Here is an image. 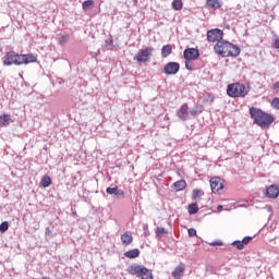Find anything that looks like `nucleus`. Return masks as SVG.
Segmentation results:
<instances>
[{
  "mask_svg": "<svg viewBox=\"0 0 279 279\" xmlns=\"http://www.w3.org/2000/svg\"><path fill=\"white\" fill-rule=\"evenodd\" d=\"M247 93H250V88H246L245 85L241 83L230 84L227 88L229 97H246Z\"/></svg>",
  "mask_w": 279,
  "mask_h": 279,
  "instance_id": "20e7f679",
  "label": "nucleus"
},
{
  "mask_svg": "<svg viewBox=\"0 0 279 279\" xmlns=\"http://www.w3.org/2000/svg\"><path fill=\"white\" fill-rule=\"evenodd\" d=\"M122 245H131L132 241H134V238L132 234L125 232L121 235Z\"/></svg>",
  "mask_w": 279,
  "mask_h": 279,
  "instance_id": "a211bd4d",
  "label": "nucleus"
},
{
  "mask_svg": "<svg viewBox=\"0 0 279 279\" xmlns=\"http://www.w3.org/2000/svg\"><path fill=\"white\" fill-rule=\"evenodd\" d=\"M126 258H138L141 256V251L138 248H133L124 253Z\"/></svg>",
  "mask_w": 279,
  "mask_h": 279,
  "instance_id": "f3484780",
  "label": "nucleus"
},
{
  "mask_svg": "<svg viewBox=\"0 0 279 279\" xmlns=\"http://www.w3.org/2000/svg\"><path fill=\"white\" fill-rule=\"evenodd\" d=\"M217 210H218V213H221L223 210V205H218Z\"/></svg>",
  "mask_w": 279,
  "mask_h": 279,
  "instance_id": "58836bf2",
  "label": "nucleus"
},
{
  "mask_svg": "<svg viewBox=\"0 0 279 279\" xmlns=\"http://www.w3.org/2000/svg\"><path fill=\"white\" fill-rule=\"evenodd\" d=\"M46 236H51V229L46 228Z\"/></svg>",
  "mask_w": 279,
  "mask_h": 279,
  "instance_id": "e433bc0d",
  "label": "nucleus"
},
{
  "mask_svg": "<svg viewBox=\"0 0 279 279\" xmlns=\"http://www.w3.org/2000/svg\"><path fill=\"white\" fill-rule=\"evenodd\" d=\"M37 61H38V58H36V56L32 53L19 54L15 51H9L3 57L4 66H12V64H15L16 66H21L22 64H32Z\"/></svg>",
  "mask_w": 279,
  "mask_h": 279,
  "instance_id": "f257e3e1",
  "label": "nucleus"
},
{
  "mask_svg": "<svg viewBox=\"0 0 279 279\" xmlns=\"http://www.w3.org/2000/svg\"><path fill=\"white\" fill-rule=\"evenodd\" d=\"M190 114H192V117H197V114H199V111L197 109H192L190 111Z\"/></svg>",
  "mask_w": 279,
  "mask_h": 279,
  "instance_id": "72a5a7b5",
  "label": "nucleus"
},
{
  "mask_svg": "<svg viewBox=\"0 0 279 279\" xmlns=\"http://www.w3.org/2000/svg\"><path fill=\"white\" fill-rule=\"evenodd\" d=\"M252 241V236H245L242 241H234L232 242V245L236 246V250H243Z\"/></svg>",
  "mask_w": 279,
  "mask_h": 279,
  "instance_id": "2eb2a0df",
  "label": "nucleus"
},
{
  "mask_svg": "<svg viewBox=\"0 0 279 279\" xmlns=\"http://www.w3.org/2000/svg\"><path fill=\"white\" fill-rule=\"evenodd\" d=\"M208 43H222L223 41V31L219 28H214L207 32Z\"/></svg>",
  "mask_w": 279,
  "mask_h": 279,
  "instance_id": "423d86ee",
  "label": "nucleus"
},
{
  "mask_svg": "<svg viewBox=\"0 0 279 279\" xmlns=\"http://www.w3.org/2000/svg\"><path fill=\"white\" fill-rule=\"evenodd\" d=\"M141 279H154V272L149 268L146 269V272L141 277Z\"/></svg>",
  "mask_w": 279,
  "mask_h": 279,
  "instance_id": "c85d7f7f",
  "label": "nucleus"
},
{
  "mask_svg": "<svg viewBox=\"0 0 279 279\" xmlns=\"http://www.w3.org/2000/svg\"><path fill=\"white\" fill-rule=\"evenodd\" d=\"M10 228V223L8 221H3L0 225V232L3 234L4 232H8Z\"/></svg>",
  "mask_w": 279,
  "mask_h": 279,
  "instance_id": "bb28decb",
  "label": "nucleus"
},
{
  "mask_svg": "<svg viewBox=\"0 0 279 279\" xmlns=\"http://www.w3.org/2000/svg\"><path fill=\"white\" fill-rule=\"evenodd\" d=\"M266 197L270 199H276L279 196V186L278 185H270L266 189L265 193Z\"/></svg>",
  "mask_w": 279,
  "mask_h": 279,
  "instance_id": "ddd939ff",
  "label": "nucleus"
},
{
  "mask_svg": "<svg viewBox=\"0 0 279 279\" xmlns=\"http://www.w3.org/2000/svg\"><path fill=\"white\" fill-rule=\"evenodd\" d=\"M154 53V48H145L140 50L138 54L134 57L138 63L147 62L149 60V56Z\"/></svg>",
  "mask_w": 279,
  "mask_h": 279,
  "instance_id": "0eeeda50",
  "label": "nucleus"
},
{
  "mask_svg": "<svg viewBox=\"0 0 279 279\" xmlns=\"http://www.w3.org/2000/svg\"><path fill=\"white\" fill-rule=\"evenodd\" d=\"M173 51V48H171V45H166L161 48V56L163 58H169Z\"/></svg>",
  "mask_w": 279,
  "mask_h": 279,
  "instance_id": "aec40b11",
  "label": "nucleus"
},
{
  "mask_svg": "<svg viewBox=\"0 0 279 279\" xmlns=\"http://www.w3.org/2000/svg\"><path fill=\"white\" fill-rule=\"evenodd\" d=\"M184 60H197L199 58V50L195 48H187L183 52Z\"/></svg>",
  "mask_w": 279,
  "mask_h": 279,
  "instance_id": "9d476101",
  "label": "nucleus"
},
{
  "mask_svg": "<svg viewBox=\"0 0 279 279\" xmlns=\"http://www.w3.org/2000/svg\"><path fill=\"white\" fill-rule=\"evenodd\" d=\"M112 43H113L112 39H107L106 40V46L107 47H112Z\"/></svg>",
  "mask_w": 279,
  "mask_h": 279,
  "instance_id": "c9c22d12",
  "label": "nucleus"
},
{
  "mask_svg": "<svg viewBox=\"0 0 279 279\" xmlns=\"http://www.w3.org/2000/svg\"><path fill=\"white\" fill-rule=\"evenodd\" d=\"M12 123V116L11 114H2L0 116V128H7Z\"/></svg>",
  "mask_w": 279,
  "mask_h": 279,
  "instance_id": "dca6fc26",
  "label": "nucleus"
},
{
  "mask_svg": "<svg viewBox=\"0 0 279 279\" xmlns=\"http://www.w3.org/2000/svg\"><path fill=\"white\" fill-rule=\"evenodd\" d=\"M189 236H196L197 235V230L191 228L187 230Z\"/></svg>",
  "mask_w": 279,
  "mask_h": 279,
  "instance_id": "473e14b6",
  "label": "nucleus"
},
{
  "mask_svg": "<svg viewBox=\"0 0 279 279\" xmlns=\"http://www.w3.org/2000/svg\"><path fill=\"white\" fill-rule=\"evenodd\" d=\"M168 231L163 227H157L156 234L159 239H161L162 234H167Z\"/></svg>",
  "mask_w": 279,
  "mask_h": 279,
  "instance_id": "cd10ccee",
  "label": "nucleus"
},
{
  "mask_svg": "<svg viewBox=\"0 0 279 279\" xmlns=\"http://www.w3.org/2000/svg\"><path fill=\"white\" fill-rule=\"evenodd\" d=\"M177 117L180 119V121H189V105L184 104L180 107V109L177 111Z\"/></svg>",
  "mask_w": 279,
  "mask_h": 279,
  "instance_id": "f8f14e48",
  "label": "nucleus"
},
{
  "mask_svg": "<svg viewBox=\"0 0 279 279\" xmlns=\"http://www.w3.org/2000/svg\"><path fill=\"white\" fill-rule=\"evenodd\" d=\"M172 186L177 192L184 191V189H186V181L179 180L174 182Z\"/></svg>",
  "mask_w": 279,
  "mask_h": 279,
  "instance_id": "6ab92c4d",
  "label": "nucleus"
},
{
  "mask_svg": "<svg viewBox=\"0 0 279 279\" xmlns=\"http://www.w3.org/2000/svg\"><path fill=\"white\" fill-rule=\"evenodd\" d=\"M211 245H223V242H221V241H216V242H213Z\"/></svg>",
  "mask_w": 279,
  "mask_h": 279,
  "instance_id": "4c0bfd02",
  "label": "nucleus"
},
{
  "mask_svg": "<svg viewBox=\"0 0 279 279\" xmlns=\"http://www.w3.org/2000/svg\"><path fill=\"white\" fill-rule=\"evenodd\" d=\"M192 60H185V69L187 71H193V63H191Z\"/></svg>",
  "mask_w": 279,
  "mask_h": 279,
  "instance_id": "7c9ffc66",
  "label": "nucleus"
},
{
  "mask_svg": "<svg viewBox=\"0 0 279 279\" xmlns=\"http://www.w3.org/2000/svg\"><path fill=\"white\" fill-rule=\"evenodd\" d=\"M215 52L222 58H236L241 54V48L239 46H234L229 41H218L215 47Z\"/></svg>",
  "mask_w": 279,
  "mask_h": 279,
  "instance_id": "f03ea898",
  "label": "nucleus"
},
{
  "mask_svg": "<svg viewBox=\"0 0 279 279\" xmlns=\"http://www.w3.org/2000/svg\"><path fill=\"white\" fill-rule=\"evenodd\" d=\"M250 114L251 119H253L254 123H256V125H259V128H269V125L274 123V117L266 113L262 109L252 107L250 109Z\"/></svg>",
  "mask_w": 279,
  "mask_h": 279,
  "instance_id": "7ed1b4c3",
  "label": "nucleus"
},
{
  "mask_svg": "<svg viewBox=\"0 0 279 279\" xmlns=\"http://www.w3.org/2000/svg\"><path fill=\"white\" fill-rule=\"evenodd\" d=\"M266 208H267V210L271 211V206H268V207H266Z\"/></svg>",
  "mask_w": 279,
  "mask_h": 279,
  "instance_id": "a19ab883",
  "label": "nucleus"
},
{
  "mask_svg": "<svg viewBox=\"0 0 279 279\" xmlns=\"http://www.w3.org/2000/svg\"><path fill=\"white\" fill-rule=\"evenodd\" d=\"M126 271L131 275V276H136V278H141L146 271H147V267L141 265V264H131Z\"/></svg>",
  "mask_w": 279,
  "mask_h": 279,
  "instance_id": "39448f33",
  "label": "nucleus"
},
{
  "mask_svg": "<svg viewBox=\"0 0 279 279\" xmlns=\"http://www.w3.org/2000/svg\"><path fill=\"white\" fill-rule=\"evenodd\" d=\"M40 186H43V189H47L48 186H51V177L44 175L40 181Z\"/></svg>",
  "mask_w": 279,
  "mask_h": 279,
  "instance_id": "5701e85b",
  "label": "nucleus"
},
{
  "mask_svg": "<svg viewBox=\"0 0 279 279\" xmlns=\"http://www.w3.org/2000/svg\"><path fill=\"white\" fill-rule=\"evenodd\" d=\"M185 269H186V266H184V264L181 263L172 271V278H174V279H182V276H184Z\"/></svg>",
  "mask_w": 279,
  "mask_h": 279,
  "instance_id": "4468645a",
  "label": "nucleus"
},
{
  "mask_svg": "<svg viewBox=\"0 0 279 279\" xmlns=\"http://www.w3.org/2000/svg\"><path fill=\"white\" fill-rule=\"evenodd\" d=\"M93 5H95V1H93V0H86L82 4L83 10H85V11L90 10V8H93Z\"/></svg>",
  "mask_w": 279,
  "mask_h": 279,
  "instance_id": "393cba45",
  "label": "nucleus"
},
{
  "mask_svg": "<svg viewBox=\"0 0 279 279\" xmlns=\"http://www.w3.org/2000/svg\"><path fill=\"white\" fill-rule=\"evenodd\" d=\"M106 193L108 195H114L117 199H123L125 197V192H123V190L119 189L118 186L107 187Z\"/></svg>",
  "mask_w": 279,
  "mask_h": 279,
  "instance_id": "9b49d317",
  "label": "nucleus"
},
{
  "mask_svg": "<svg viewBox=\"0 0 279 279\" xmlns=\"http://www.w3.org/2000/svg\"><path fill=\"white\" fill-rule=\"evenodd\" d=\"M207 5L213 10H219V8H221V2H219V0H207Z\"/></svg>",
  "mask_w": 279,
  "mask_h": 279,
  "instance_id": "4be33fe9",
  "label": "nucleus"
},
{
  "mask_svg": "<svg viewBox=\"0 0 279 279\" xmlns=\"http://www.w3.org/2000/svg\"><path fill=\"white\" fill-rule=\"evenodd\" d=\"M210 189L213 193H219V191L223 190V181L219 177H214L210 179Z\"/></svg>",
  "mask_w": 279,
  "mask_h": 279,
  "instance_id": "1a4fd4ad",
  "label": "nucleus"
},
{
  "mask_svg": "<svg viewBox=\"0 0 279 279\" xmlns=\"http://www.w3.org/2000/svg\"><path fill=\"white\" fill-rule=\"evenodd\" d=\"M271 106L274 108H277V110H279V98H274L272 102H271Z\"/></svg>",
  "mask_w": 279,
  "mask_h": 279,
  "instance_id": "2f4dec72",
  "label": "nucleus"
},
{
  "mask_svg": "<svg viewBox=\"0 0 279 279\" xmlns=\"http://www.w3.org/2000/svg\"><path fill=\"white\" fill-rule=\"evenodd\" d=\"M182 8H183L182 0H173L172 1V9L173 10L180 11V10H182Z\"/></svg>",
  "mask_w": 279,
  "mask_h": 279,
  "instance_id": "b1692460",
  "label": "nucleus"
},
{
  "mask_svg": "<svg viewBox=\"0 0 279 279\" xmlns=\"http://www.w3.org/2000/svg\"><path fill=\"white\" fill-rule=\"evenodd\" d=\"M204 195V191L202 190H193L192 192V199L195 202L197 197H202Z\"/></svg>",
  "mask_w": 279,
  "mask_h": 279,
  "instance_id": "a878e982",
  "label": "nucleus"
},
{
  "mask_svg": "<svg viewBox=\"0 0 279 279\" xmlns=\"http://www.w3.org/2000/svg\"><path fill=\"white\" fill-rule=\"evenodd\" d=\"M180 71V63L178 62H168L163 68V73L166 75H178Z\"/></svg>",
  "mask_w": 279,
  "mask_h": 279,
  "instance_id": "6e6552de",
  "label": "nucleus"
},
{
  "mask_svg": "<svg viewBox=\"0 0 279 279\" xmlns=\"http://www.w3.org/2000/svg\"><path fill=\"white\" fill-rule=\"evenodd\" d=\"M274 47H275V49H279V38L278 37L275 38Z\"/></svg>",
  "mask_w": 279,
  "mask_h": 279,
  "instance_id": "f704fd0d",
  "label": "nucleus"
},
{
  "mask_svg": "<svg viewBox=\"0 0 279 279\" xmlns=\"http://www.w3.org/2000/svg\"><path fill=\"white\" fill-rule=\"evenodd\" d=\"M274 88H275V90H279V82H276V83L274 84Z\"/></svg>",
  "mask_w": 279,
  "mask_h": 279,
  "instance_id": "ea45409f",
  "label": "nucleus"
},
{
  "mask_svg": "<svg viewBox=\"0 0 279 279\" xmlns=\"http://www.w3.org/2000/svg\"><path fill=\"white\" fill-rule=\"evenodd\" d=\"M187 210L189 215H197V213H199V206L197 203H192L189 205Z\"/></svg>",
  "mask_w": 279,
  "mask_h": 279,
  "instance_id": "412c9836",
  "label": "nucleus"
},
{
  "mask_svg": "<svg viewBox=\"0 0 279 279\" xmlns=\"http://www.w3.org/2000/svg\"><path fill=\"white\" fill-rule=\"evenodd\" d=\"M66 40H69V36L62 35L59 37V45H65Z\"/></svg>",
  "mask_w": 279,
  "mask_h": 279,
  "instance_id": "c756f323",
  "label": "nucleus"
}]
</instances>
